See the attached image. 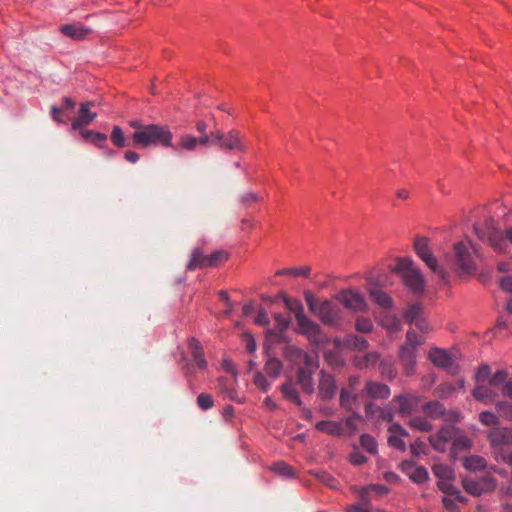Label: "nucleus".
<instances>
[{
	"instance_id": "a19ab883",
	"label": "nucleus",
	"mask_w": 512,
	"mask_h": 512,
	"mask_svg": "<svg viewBox=\"0 0 512 512\" xmlns=\"http://www.w3.org/2000/svg\"><path fill=\"white\" fill-rule=\"evenodd\" d=\"M362 502L358 505H352L347 508V512H369V500L367 498V489L363 488L360 493Z\"/></svg>"
},
{
	"instance_id": "338daca9",
	"label": "nucleus",
	"mask_w": 512,
	"mask_h": 512,
	"mask_svg": "<svg viewBox=\"0 0 512 512\" xmlns=\"http://www.w3.org/2000/svg\"><path fill=\"white\" fill-rule=\"evenodd\" d=\"M500 286L503 290L512 292V274L501 278Z\"/></svg>"
},
{
	"instance_id": "6e6552de",
	"label": "nucleus",
	"mask_w": 512,
	"mask_h": 512,
	"mask_svg": "<svg viewBox=\"0 0 512 512\" xmlns=\"http://www.w3.org/2000/svg\"><path fill=\"white\" fill-rule=\"evenodd\" d=\"M414 249L418 257L436 273L443 281L447 280V273L439 267L437 259L434 257L429 246V240L426 237L418 236L414 240Z\"/></svg>"
},
{
	"instance_id": "79ce46f5",
	"label": "nucleus",
	"mask_w": 512,
	"mask_h": 512,
	"mask_svg": "<svg viewBox=\"0 0 512 512\" xmlns=\"http://www.w3.org/2000/svg\"><path fill=\"white\" fill-rule=\"evenodd\" d=\"M340 405L342 408L350 411L353 408V404L356 401V396L352 395L351 392L343 388L340 392Z\"/></svg>"
},
{
	"instance_id": "4d7b16f0",
	"label": "nucleus",
	"mask_w": 512,
	"mask_h": 512,
	"mask_svg": "<svg viewBox=\"0 0 512 512\" xmlns=\"http://www.w3.org/2000/svg\"><path fill=\"white\" fill-rule=\"evenodd\" d=\"M304 298H305V301H306V304H307L309 310L313 314H315V312L317 311V309L319 307L320 302H318V300L313 296V294L310 291L304 292Z\"/></svg>"
},
{
	"instance_id": "c03bdc74",
	"label": "nucleus",
	"mask_w": 512,
	"mask_h": 512,
	"mask_svg": "<svg viewBox=\"0 0 512 512\" xmlns=\"http://www.w3.org/2000/svg\"><path fill=\"white\" fill-rule=\"evenodd\" d=\"M355 329L359 333H370L373 330V323L369 318L358 317L355 321Z\"/></svg>"
},
{
	"instance_id": "423d86ee",
	"label": "nucleus",
	"mask_w": 512,
	"mask_h": 512,
	"mask_svg": "<svg viewBox=\"0 0 512 512\" xmlns=\"http://www.w3.org/2000/svg\"><path fill=\"white\" fill-rule=\"evenodd\" d=\"M393 271L401 274L405 286L414 294H422L425 290V278L422 272L413 265L409 258H399Z\"/></svg>"
},
{
	"instance_id": "f03ea898",
	"label": "nucleus",
	"mask_w": 512,
	"mask_h": 512,
	"mask_svg": "<svg viewBox=\"0 0 512 512\" xmlns=\"http://www.w3.org/2000/svg\"><path fill=\"white\" fill-rule=\"evenodd\" d=\"M282 353L286 361L295 369L296 384L303 392L312 394L315 390L313 376L319 368L317 353L306 352L294 345H286Z\"/></svg>"
},
{
	"instance_id": "13d9d810",
	"label": "nucleus",
	"mask_w": 512,
	"mask_h": 512,
	"mask_svg": "<svg viewBox=\"0 0 512 512\" xmlns=\"http://www.w3.org/2000/svg\"><path fill=\"white\" fill-rule=\"evenodd\" d=\"M388 443L390 446H392L398 450L405 451V449H406V445H405L404 441L398 435L391 434L388 437Z\"/></svg>"
},
{
	"instance_id": "680f3d73",
	"label": "nucleus",
	"mask_w": 512,
	"mask_h": 512,
	"mask_svg": "<svg viewBox=\"0 0 512 512\" xmlns=\"http://www.w3.org/2000/svg\"><path fill=\"white\" fill-rule=\"evenodd\" d=\"M349 460L353 465H361L367 461V458L358 451H354L350 454Z\"/></svg>"
},
{
	"instance_id": "de8ad7c7",
	"label": "nucleus",
	"mask_w": 512,
	"mask_h": 512,
	"mask_svg": "<svg viewBox=\"0 0 512 512\" xmlns=\"http://www.w3.org/2000/svg\"><path fill=\"white\" fill-rule=\"evenodd\" d=\"M197 405L201 410L206 411L214 406V400L210 394L201 393L197 397Z\"/></svg>"
},
{
	"instance_id": "e2e57ef3",
	"label": "nucleus",
	"mask_w": 512,
	"mask_h": 512,
	"mask_svg": "<svg viewBox=\"0 0 512 512\" xmlns=\"http://www.w3.org/2000/svg\"><path fill=\"white\" fill-rule=\"evenodd\" d=\"M255 323L261 326H266L269 324V318L264 309H259L257 316L255 317Z\"/></svg>"
},
{
	"instance_id": "b1692460",
	"label": "nucleus",
	"mask_w": 512,
	"mask_h": 512,
	"mask_svg": "<svg viewBox=\"0 0 512 512\" xmlns=\"http://www.w3.org/2000/svg\"><path fill=\"white\" fill-rule=\"evenodd\" d=\"M188 347L197 367L200 370H205L207 368V361L204 358V353L200 342L195 338H190L188 340Z\"/></svg>"
},
{
	"instance_id": "0e129e2a",
	"label": "nucleus",
	"mask_w": 512,
	"mask_h": 512,
	"mask_svg": "<svg viewBox=\"0 0 512 512\" xmlns=\"http://www.w3.org/2000/svg\"><path fill=\"white\" fill-rule=\"evenodd\" d=\"M274 319L277 323V326L281 329V330H285L286 328H288L289 326V320L282 314H275L274 315Z\"/></svg>"
},
{
	"instance_id": "1a4fd4ad",
	"label": "nucleus",
	"mask_w": 512,
	"mask_h": 512,
	"mask_svg": "<svg viewBox=\"0 0 512 512\" xmlns=\"http://www.w3.org/2000/svg\"><path fill=\"white\" fill-rule=\"evenodd\" d=\"M462 486L468 494L479 497L494 491L497 482L491 475H484L477 478L465 477L462 479Z\"/></svg>"
},
{
	"instance_id": "2eb2a0df",
	"label": "nucleus",
	"mask_w": 512,
	"mask_h": 512,
	"mask_svg": "<svg viewBox=\"0 0 512 512\" xmlns=\"http://www.w3.org/2000/svg\"><path fill=\"white\" fill-rule=\"evenodd\" d=\"M492 454L497 449H504L503 446L512 444V427H494L488 433Z\"/></svg>"
},
{
	"instance_id": "5701e85b",
	"label": "nucleus",
	"mask_w": 512,
	"mask_h": 512,
	"mask_svg": "<svg viewBox=\"0 0 512 512\" xmlns=\"http://www.w3.org/2000/svg\"><path fill=\"white\" fill-rule=\"evenodd\" d=\"M402 467L414 483L421 484L426 482L429 478L426 468L421 466L414 467L412 462H403Z\"/></svg>"
},
{
	"instance_id": "f257e3e1",
	"label": "nucleus",
	"mask_w": 512,
	"mask_h": 512,
	"mask_svg": "<svg viewBox=\"0 0 512 512\" xmlns=\"http://www.w3.org/2000/svg\"><path fill=\"white\" fill-rule=\"evenodd\" d=\"M475 382L472 396L484 405L494 404L500 397L512 399V380L505 370L492 373L489 365H481L475 374Z\"/></svg>"
},
{
	"instance_id": "a18cd8bd",
	"label": "nucleus",
	"mask_w": 512,
	"mask_h": 512,
	"mask_svg": "<svg viewBox=\"0 0 512 512\" xmlns=\"http://www.w3.org/2000/svg\"><path fill=\"white\" fill-rule=\"evenodd\" d=\"M360 444L367 452L374 454L377 452V443L369 434H363L360 437Z\"/></svg>"
},
{
	"instance_id": "9d476101",
	"label": "nucleus",
	"mask_w": 512,
	"mask_h": 512,
	"mask_svg": "<svg viewBox=\"0 0 512 512\" xmlns=\"http://www.w3.org/2000/svg\"><path fill=\"white\" fill-rule=\"evenodd\" d=\"M211 138L213 143H216L221 148L240 152L245 151V145L238 130H230L226 134L220 130H216L211 132Z\"/></svg>"
},
{
	"instance_id": "3c124183",
	"label": "nucleus",
	"mask_w": 512,
	"mask_h": 512,
	"mask_svg": "<svg viewBox=\"0 0 512 512\" xmlns=\"http://www.w3.org/2000/svg\"><path fill=\"white\" fill-rule=\"evenodd\" d=\"M455 390H456V386L454 384L446 382V383L441 384L436 389V394L440 398H448L455 392Z\"/></svg>"
},
{
	"instance_id": "aec40b11",
	"label": "nucleus",
	"mask_w": 512,
	"mask_h": 512,
	"mask_svg": "<svg viewBox=\"0 0 512 512\" xmlns=\"http://www.w3.org/2000/svg\"><path fill=\"white\" fill-rule=\"evenodd\" d=\"M428 359L437 367L446 368L452 366L453 360L450 354L440 348H432L429 350Z\"/></svg>"
},
{
	"instance_id": "f3484780",
	"label": "nucleus",
	"mask_w": 512,
	"mask_h": 512,
	"mask_svg": "<svg viewBox=\"0 0 512 512\" xmlns=\"http://www.w3.org/2000/svg\"><path fill=\"white\" fill-rule=\"evenodd\" d=\"M337 390L334 377L321 370L319 373L318 395L322 400H329L334 397Z\"/></svg>"
},
{
	"instance_id": "c756f323",
	"label": "nucleus",
	"mask_w": 512,
	"mask_h": 512,
	"mask_svg": "<svg viewBox=\"0 0 512 512\" xmlns=\"http://www.w3.org/2000/svg\"><path fill=\"white\" fill-rule=\"evenodd\" d=\"M380 359V355L377 352L366 353L362 357H355L354 364L359 369H366L374 367Z\"/></svg>"
},
{
	"instance_id": "603ef678",
	"label": "nucleus",
	"mask_w": 512,
	"mask_h": 512,
	"mask_svg": "<svg viewBox=\"0 0 512 512\" xmlns=\"http://www.w3.org/2000/svg\"><path fill=\"white\" fill-rule=\"evenodd\" d=\"M228 255L223 250H217L213 252L212 254L208 255L209 261H207L205 264H208L209 267L216 266L219 262L227 260Z\"/></svg>"
},
{
	"instance_id": "8fccbe9b",
	"label": "nucleus",
	"mask_w": 512,
	"mask_h": 512,
	"mask_svg": "<svg viewBox=\"0 0 512 512\" xmlns=\"http://www.w3.org/2000/svg\"><path fill=\"white\" fill-rule=\"evenodd\" d=\"M479 421L485 426H496L498 416L490 411H483L479 414Z\"/></svg>"
},
{
	"instance_id": "c9c22d12",
	"label": "nucleus",
	"mask_w": 512,
	"mask_h": 512,
	"mask_svg": "<svg viewBox=\"0 0 512 512\" xmlns=\"http://www.w3.org/2000/svg\"><path fill=\"white\" fill-rule=\"evenodd\" d=\"M198 145V140L194 136L191 135H185L183 136L178 144L174 147L175 151L179 150H187V151H193L195 150L196 146Z\"/></svg>"
},
{
	"instance_id": "37998d69",
	"label": "nucleus",
	"mask_w": 512,
	"mask_h": 512,
	"mask_svg": "<svg viewBox=\"0 0 512 512\" xmlns=\"http://www.w3.org/2000/svg\"><path fill=\"white\" fill-rule=\"evenodd\" d=\"M494 404L499 415L505 418L507 421L512 422V403L499 400Z\"/></svg>"
},
{
	"instance_id": "4be33fe9",
	"label": "nucleus",
	"mask_w": 512,
	"mask_h": 512,
	"mask_svg": "<svg viewBox=\"0 0 512 512\" xmlns=\"http://www.w3.org/2000/svg\"><path fill=\"white\" fill-rule=\"evenodd\" d=\"M393 403L397 404L399 414L402 416L410 415L414 408L418 404V398L416 396H396L392 400Z\"/></svg>"
},
{
	"instance_id": "72a5a7b5",
	"label": "nucleus",
	"mask_w": 512,
	"mask_h": 512,
	"mask_svg": "<svg viewBox=\"0 0 512 512\" xmlns=\"http://www.w3.org/2000/svg\"><path fill=\"white\" fill-rule=\"evenodd\" d=\"M282 367V362L279 359L275 357H269L265 363L264 371L268 376L277 378L282 371Z\"/></svg>"
},
{
	"instance_id": "bf43d9fd",
	"label": "nucleus",
	"mask_w": 512,
	"mask_h": 512,
	"mask_svg": "<svg viewBox=\"0 0 512 512\" xmlns=\"http://www.w3.org/2000/svg\"><path fill=\"white\" fill-rule=\"evenodd\" d=\"M380 373L388 380H393L396 377V372L393 370L392 366L387 363H381Z\"/></svg>"
},
{
	"instance_id": "9b49d317",
	"label": "nucleus",
	"mask_w": 512,
	"mask_h": 512,
	"mask_svg": "<svg viewBox=\"0 0 512 512\" xmlns=\"http://www.w3.org/2000/svg\"><path fill=\"white\" fill-rule=\"evenodd\" d=\"M326 326L336 327L341 322L340 308L329 300L320 302L317 311L314 314Z\"/></svg>"
},
{
	"instance_id": "f8f14e48",
	"label": "nucleus",
	"mask_w": 512,
	"mask_h": 512,
	"mask_svg": "<svg viewBox=\"0 0 512 512\" xmlns=\"http://www.w3.org/2000/svg\"><path fill=\"white\" fill-rule=\"evenodd\" d=\"M423 413L431 419H443L446 422H458L460 414L455 410H446L439 401H429L422 407Z\"/></svg>"
},
{
	"instance_id": "473e14b6",
	"label": "nucleus",
	"mask_w": 512,
	"mask_h": 512,
	"mask_svg": "<svg viewBox=\"0 0 512 512\" xmlns=\"http://www.w3.org/2000/svg\"><path fill=\"white\" fill-rule=\"evenodd\" d=\"M422 313V305L419 303H414L410 305L403 313V319L405 322L412 324L416 323L417 320L421 318Z\"/></svg>"
},
{
	"instance_id": "7c9ffc66",
	"label": "nucleus",
	"mask_w": 512,
	"mask_h": 512,
	"mask_svg": "<svg viewBox=\"0 0 512 512\" xmlns=\"http://www.w3.org/2000/svg\"><path fill=\"white\" fill-rule=\"evenodd\" d=\"M464 467L469 471H481L487 467L486 460L478 455L466 457L463 462Z\"/></svg>"
},
{
	"instance_id": "6ab92c4d",
	"label": "nucleus",
	"mask_w": 512,
	"mask_h": 512,
	"mask_svg": "<svg viewBox=\"0 0 512 512\" xmlns=\"http://www.w3.org/2000/svg\"><path fill=\"white\" fill-rule=\"evenodd\" d=\"M363 393L370 398L380 400L387 399L391 394L390 388L386 384L376 381H368L364 386Z\"/></svg>"
},
{
	"instance_id": "774afa93",
	"label": "nucleus",
	"mask_w": 512,
	"mask_h": 512,
	"mask_svg": "<svg viewBox=\"0 0 512 512\" xmlns=\"http://www.w3.org/2000/svg\"><path fill=\"white\" fill-rule=\"evenodd\" d=\"M389 432L394 435L408 436V432L399 424L395 423L389 427Z\"/></svg>"
},
{
	"instance_id": "6e6d98bb",
	"label": "nucleus",
	"mask_w": 512,
	"mask_h": 512,
	"mask_svg": "<svg viewBox=\"0 0 512 512\" xmlns=\"http://www.w3.org/2000/svg\"><path fill=\"white\" fill-rule=\"evenodd\" d=\"M254 384L262 391H268L271 383L266 379L263 373L256 372L254 375Z\"/></svg>"
},
{
	"instance_id": "bb28decb",
	"label": "nucleus",
	"mask_w": 512,
	"mask_h": 512,
	"mask_svg": "<svg viewBox=\"0 0 512 512\" xmlns=\"http://www.w3.org/2000/svg\"><path fill=\"white\" fill-rule=\"evenodd\" d=\"M280 390L283 394V397L294 403L295 405L297 406H302V400L299 396V392L295 386V384L292 382V381H287L285 383H283L281 386H280Z\"/></svg>"
},
{
	"instance_id": "7ed1b4c3",
	"label": "nucleus",
	"mask_w": 512,
	"mask_h": 512,
	"mask_svg": "<svg viewBox=\"0 0 512 512\" xmlns=\"http://www.w3.org/2000/svg\"><path fill=\"white\" fill-rule=\"evenodd\" d=\"M134 146L146 148L151 145L172 146L173 135L168 127L149 124L138 127L131 136Z\"/></svg>"
},
{
	"instance_id": "ea45409f",
	"label": "nucleus",
	"mask_w": 512,
	"mask_h": 512,
	"mask_svg": "<svg viewBox=\"0 0 512 512\" xmlns=\"http://www.w3.org/2000/svg\"><path fill=\"white\" fill-rule=\"evenodd\" d=\"M111 141L118 148L129 146V144L126 142L124 133L119 126L113 127L111 132Z\"/></svg>"
},
{
	"instance_id": "e433bc0d",
	"label": "nucleus",
	"mask_w": 512,
	"mask_h": 512,
	"mask_svg": "<svg viewBox=\"0 0 512 512\" xmlns=\"http://www.w3.org/2000/svg\"><path fill=\"white\" fill-rule=\"evenodd\" d=\"M409 425L418 431L429 432L432 430V424L424 417L416 416L410 419Z\"/></svg>"
},
{
	"instance_id": "cd10ccee",
	"label": "nucleus",
	"mask_w": 512,
	"mask_h": 512,
	"mask_svg": "<svg viewBox=\"0 0 512 512\" xmlns=\"http://www.w3.org/2000/svg\"><path fill=\"white\" fill-rule=\"evenodd\" d=\"M207 261H209L208 255H205L200 248H195L187 264V270L193 271L197 268L209 267L208 264H205Z\"/></svg>"
},
{
	"instance_id": "864d4df0",
	"label": "nucleus",
	"mask_w": 512,
	"mask_h": 512,
	"mask_svg": "<svg viewBox=\"0 0 512 512\" xmlns=\"http://www.w3.org/2000/svg\"><path fill=\"white\" fill-rule=\"evenodd\" d=\"M271 470L284 477L293 476L292 468L282 461L275 463Z\"/></svg>"
},
{
	"instance_id": "09e8293b",
	"label": "nucleus",
	"mask_w": 512,
	"mask_h": 512,
	"mask_svg": "<svg viewBox=\"0 0 512 512\" xmlns=\"http://www.w3.org/2000/svg\"><path fill=\"white\" fill-rule=\"evenodd\" d=\"M361 419V416L357 413H353V415L347 417L343 423L344 432L347 430L349 433H354L358 426V421Z\"/></svg>"
},
{
	"instance_id": "412c9836",
	"label": "nucleus",
	"mask_w": 512,
	"mask_h": 512,
	"mask_svg": "<svg viewBox=\"0 0 512 512\" xmlns=\"http://www.w3.org/2000/svg\"><path fill=\"white\" fill-rule=\"evenodd\" d=\"M60 31L63 35L73 40H83L91 33V29L81 24H65L60 27Z\"/></svg>"
},
{
	"instance_id": "ddd939ff",
	"label": "nucleus",
	"mask_w": 512,
	"mask_h": 512,
	"mask_svg": "<svg viewBox=\"0 0 512 512\" xmlns=\"http://www.w3.org/2000/svg\"><path fill=\"white\" fill-rule=\"evenodd\" d=\"M297 325L298 333L304 335L312 345L318 346L323 343L324 337L320 326L307 316L299 317Z\"/></svg>"
},
{
	"instance_id": "f704fd0d",
	"label": "nucleus",
	"mask_w": 512,
	"mask_h": 512,
	"mask_svg": "<svg viewBox=\"0 0 512 512\" xmlns=\"http://www.w3.org/2000/svg\"><path fill=\"white\" fill-rule=\"evenodd\" d=\"M282 297L286 308L294 313L297 322L299 321V317L306 316L304 314V307L299 300L290 299L285 295H282Z\"/></svg>"
},
{
	"instance_id": "58836bf2",
	"label": "nucleus",
	"mask_w": 512,
	"mask_h": 512,
	"mask_svg": "<svg viewBox=\"0 0 512 512\" xmlns=\"http://www.w3.org/2000/svg\"><path fill=\"white\" fill-rule=\"evenodd\" d=\"M432 470L434 475L442 481H447L453 476V470L447 465L435 464Z\"/></svg>"
},
{
	"instance_id": "0eeeda50",
	"label": "nucleus",
	"mask_w": 512,
	"mask_h": 512,
	"mask_svg": "<svg viewBox=\"0 0 512 512\" xmlns=\"http://www.w3.org/2000/svg\"><path fill=\"white\" fill-rule=\"evenodd\" d=\"M424 341L425 339L417 334L415 330L409 329L407 331L405 343L399 349V359L406 375L414 372L418 348Z\"/></svg>"
},
{
	"instance_id": "c85d7f7f",
	"label": "nucleus",
	"mask_w": 512,
	"mask_h": 512,
	"mask_svg": "<svg viewBox=\"0 0 512 512\" xmlns=\"http://www.w3.org/2000/svg\"><path fill=\"white\" fill-rule=\"evenodd\" d=\"M369 295L372 301L381 308L389 309L392 307V299L386 292L376 288H371L369 289Z\"/></svg>"
},
{
	"instance_id": "5fc2aeb1",
	"label": "nucleus",
	"mask_w": 512,
	"mask_h": 512,
	"mask_svg": "<svg viewBox=\"0 0 512 512\" xmlns=\"http://www.w3.org/2000/svg\"><path fill=\"white\" fill-rule=\"evenodd\" d=\"M317 477L319 479V481L323 484H325L326 486L332 488V489H337L338 488V481L330 474L326 473V472H321L319 474H317Z\"/></svg>"
},
{
	"instance_id": "a878e982",
	"label": "nucleus",
	"mask_w": 512,
	"mask_h": 512,
	"mask_svg": "<svg viewBox=\"0 0 512 512\" xmlns=\"http://www.w3.org/2000/svg\"><path fill=\"white\" fill-rule=\"evenodd\" d=\"M343 343L347 349L356 351H365L369 347V343L364 337L355 334L346 335Z\"/></svg>"
},
{
	"instance_id": "4468645a",
	"label": "nucleus",
	"mask_w": 512,
	"mask_h": 512,
	"mask_svg": "<svg viewBox=\"0 0 512 512\" xmlns=\"http://www.w3.org/2000/svg\"><path fill=\"white\" fill-rule=\"evenodd\" d=\"M336 299L347 309L355 312H364L368 308L364 298L354 290H343L338 293Z\"/></svg>"
},
{
	"instance_id": "dca6fc26",
	"label": "nucleus",
	"mask_w": 512,
	"mask_h": 512,
	"mask_svg": "<svg viewBox=\"0 0 512 512\" xmlns=\"http://www.w3.org/2000/svg\"><path fill=\"white\" fill-rule=\"evenodd\" d=\"M457 431L458 430L452 425L444 426L437 432V434L429 437V442L435 450L444 452L447 448V444L450 441L453 442Z\"/></svg>"
},
{
	"instance_id": "20e7f679",
	"label": "nucleus",
	"mask_w": 512,
	"mask_h": 512,
	"mask_svg": "<svg viewBox=\"0 0 512 512\" xmlns=\"http://www.w3.org/2000/svg\"><path fill=\"white\" fill-rule=\"evenodd\" d=\"M479 251L472 243L458 242L454 245V266L459 275H472L477 271Z\"/></svg>"
},
{
	"instance_id": "69168bd1",
	"label": "nucleus",
	"mask_w": 512,
	"mask_h": 512,
	"mask_svg": "<svg viewBox=\"0 0 512 512\" xmlns=\"http://www.w3.org/2000/svg\"><path fill=\"white\" fill-rule=\"evenodd\" d=\"M378 416H379V418L390 422V421H392L394 414H393V411L391 408H380L379 412H378Z\"/></svg>"
},
{
	"instance_id": "2f4dec72",
	"label": "nucleus",
	"mask_w": 512,
	"mask_h": 512,
	"mask_svg": "<svg viewBox=\"0 0 512 512\" xmlns=\"http://www.w3.org/2000/svg\"><path fill=\"white\" fill-rule=\"evenodd\" d=\"M470 447H471L470 439L464 435H459L457 433L452 442L451 455H452V457H456L457 453L465 451V450H469Z\"/></svg>"
},
{
	"instance_id": "a211bd4d",
	"label": "nucleus",
	"mask_w": 512,
	"mask_h": 512,
	"mask_svg": "<svg viewBox=\"0 0 512 512\" xmlns=\"http://www.w3.org/2000/svg\"><path fill=\"white\" fill-rule=\"evenodd\" d=\"M94 105L93 101H87L80 104L78 115L72 121V129L78 130L88 126L96 118L97 114L90 110V106Z\"/></svg>"
},
{
	"instance_id": "49530a36",
	"label": "nucleus",
	"mask_w": 512,
	"mask_h": 512,
	"mask_svg": "<svg viewBox=\"0 0 512 512\" xmlns=\"http://www.w3.org/2000/svg\"><path fill=\"white\" fill-rule=\"evenodd\" d=\"M324 359L328 365L332 367H340L343 365V360L340 354L335 350H328L324 353Z\"/></svg>"
},
{
	"instance_id": "39448f33",
	"label": "nucleus",
	"mask_w": 512,
	"mask_h": 512,
	"mask_svg": "<svg viewBox=\"0 0 512 512\" xmlns=\"http://www.w3.org/2000/svg\"><path fill=\"white\" fill-rule=\"evenodd\" d=\"M474 230L478 238L487 241L496 252H502L509 241L512 244V228L506 231L504 235L498 228L494 226L493 219H487L483 225H475Z\"/></svg>"
},
{
	"instance_id": "052dcab7",
	"label": "nucleus",
	"mask_w": 512,
	"mask_h": 512,
	"mask_svg": "<svg viewBox=\"0 0 512 512\" xmlns=\"http://www.w3.org/2000/svg\"><path fill=\"white\" fill-rule=\"evenodd\" d=\"M438 487L446 495H456V494H458V491H459L451 483H449L447 481H440L438 483Z\"/></svg>"
},
{
	"instance_id": "4c0bfd02",
	"label": "nucleus",
	"mask_w": 512,
	"mask_h": 512,
	"mask_svg": "<svg viewBox=\"0 0 512 512\" xmlns=\"http://www.w3.org/2000/svg\"><path fill=\"white\" fill-rule=\"evenodd\" d=\"M310 267L304 266V267H294V268H288V269H281L276 272V275H291V276H303V277H309L310 275Z\"/></svg>"
},
{
	"instance_id": "393cba45",
	"label": "nucleus",
	"mask_w": 512,
	"mask_h": 512,
	"mask_svg": "<svg viewBox=\"0 0 512 512\" xmlns=\"http://www.w3.org/2000/svg\"><path fill=\"white\" fill-rule=\"evenodd\" d=\"M315 428L332 436H341L344 434L342 422L336 421H319L316 423Z\"/></svg>"
}]
</instances>
